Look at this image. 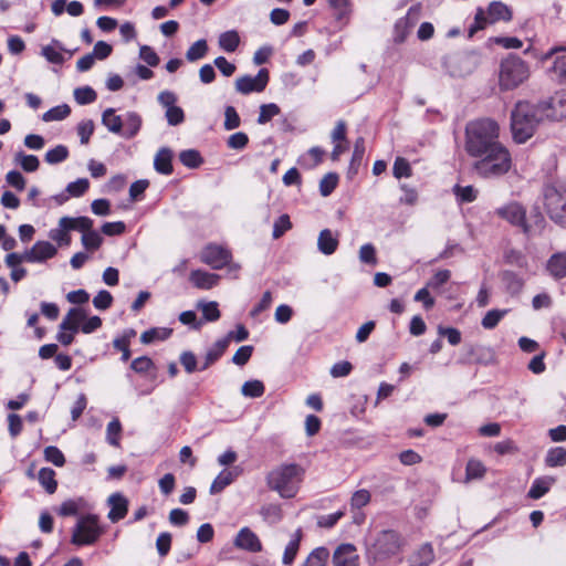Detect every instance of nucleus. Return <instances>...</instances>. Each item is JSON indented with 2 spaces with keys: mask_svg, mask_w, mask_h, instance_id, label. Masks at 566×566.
Masks as SVG:
<instances>
[{
  "mask_svg": "<svg viewBox=\"0 0 566 566\" xmlns=\"http://www.w3.org/2000/svg\"><path fill=\"white\" fill-rule=\"evenodd\" d=\"M500 140V125L490 117L469 120L464 128V150L469 157L480 155Z\"/></svg>",
  "mask_w": 566,
  "mask_h": 566,
  "instance_id": "f257e3e1",
  "label": "nucleus"
},
{
  "mask_svg": "<svg viewBox=\"0 0 566 566\" xmlns=\"http://www.w3.org/2000/svg\"><path fill=\"white\" fill-rule=\"evenodd\" d=\"M472 158L473 170L482 178H499L506 175L513 165L509 148L500 140Z\"/></svg>",
  "mask_w": 566,
  "mask_h": 566,
  "instance_id": "f03ea898",
  "label": "nucleus"
},
{
  "mask_svg": "<svg viewBox=\"0 0 566 566\" xmlns=\"http://www.w3.org/2000/svg\"><path fill=\"white\" fill-rule=\"evenodd\" d=\"M545 119L541 104L520 101L511 114L513 139L517 144L526 143L535 134L537 125Z\"/></svg>",
  "mask_w": 566,
  "mask_h": 566,
  "instance_id": "7ed1b4c3",
  "label": "nucleus"
},
{
  "mask_svg": "<svg viewBox=\"0 0 566 566\" xmlns=\"http://www.w3.org/2000/svg\"><path fill=\"white\" fill-rule=\"evenodd\" d=\"M494 213L512 227L521 229L523 234L527 238H531L535 233L541 234L546 226L545 218L538 210L532 213V222H528L526 207L515 200L496 208Z\"/></svg>",
  "mask_w": 566,
  "mask_h": 566,
  "instance_id": "20e7f679",
  "label": "nucleus"
},
{
  "mask_svg": "<svg viewBox=\"0 0 566 566\" xmlns=\"http://www.w3.org/2000/svg\"><path fill=\"white\" fill-rule=\"evenodd\" d=\"M304 474L305 470L300 464H282L269 472L266 484L271 490L279 492L281 496L293 497Z\"/></svg>",
  "mask_w": 566,
  "mask_h": 566,
  "instance_id": "39448f33",
  "label": "nucleus"
},
{
  "mask_svg": "<svg viewBox=\"0 0 566 566\" xmlns=\"http://www.w3.org/2000/svg\"><path fill=\"white\" fill-rule=\"evenodd\" d=\"M543 205L549 219L566 228V186L547 184L543 188Z\"/></svg>",
  "mask_w": 566,
  "mask_h": 566,
  "instance_id": "423d86ee",
  "label": "nucleus"
},
{
  "mask_svg": "<svg viewBox=\"0 0 566 566\" xmlns=\"http://www.w3.org/2000/svg\"><path fill=\"white\" fill-rule=\"evenodd\" d=\"M530 76L528 65L516 55H510L501 62L499 85L502 91H511L520 86Z\"/></svg>",
  "mask_w": 566,
  "mask_h": 566,
  "instance_id": "0eeeda50",
  "label": "nucleus"
},
{
  "mask_svg": "<svg viewBox=\"0 0 566 566\" xmlns=\"http://www.w3.org/2000/svg\"><path fill=\"white\" fill-rule=\"evenodd\" d=\"M105 533L96 514L82 515L72 532L71 543L76 546L94 545Z\"/></svg>",
  "mask_w": 566,
  "mask_h": 566,
  "instance_id": "6e6552de",
  "label": "nucleus"
},
{
  "mask_svg": "<svg viewBox=\"0 0 566 566\" xmlns=\"http://www.w3.org/2000/svg\"><path fill=\"white\" fill-rule=\"evenodd\" d=\"M232 252L228 247L212 242L206 244L199 255L200 261L213 270H222L228 266L231 271H238L240 265L232 263Z\"/></svg>",
  "mask_w": 566,
  "mask_h": 566,
  "instance_id": "1a4fd4ad",
  "label": "nucleus"
},
{
  "mask_svg": "<svg viewBox=\"0 0 566 566\" xmlns=\"http://www.w3.org/2000/svg\"><path fill=\"white\" fill-rule=\"evenodd\" d=\"M401 547L400 535L392 530H386L378 534L370 548L375 560H384L396 555Z\"/></svg>",
  "mask_w": 566,
  "mask_h": 566,
  "instance_id": "9d476101",
  "label": "nucleus"
},
{
  "mask_svg": "<svg viewBox=\"0 0 566 566\" xmlns=\"http://www.w3.org/2000/svg\"><path fill=\"white\" fill-rule=\"evenodd\" d=\"M270 81L268 69H260L255 76L243 75L235 80V90L243 95L263 92Z\"/></svg>",
  "mask_w": 566,
  "mask_h": 566,
  "instance_id": "9b49d317",
  "label": "nucleus"
},
{
  "mask_svg": "<svg viewBox=\"0 0 566 566\" xmlns=\"http://www.w3.org/2000/svg\"><path fill=\"white\" fill-rule=\"evenodd\" d=\"M420 15L418 7H410L405 17L398 19L394 27V42L401 44L406 41L411 32V29L417 23Z\"/></svg>",
  "mask_w": 566,
  "mask_h": 566,
  "instance_id": "f8f14e48",
  "label": "nucleus"
},
{
  "mask_svg": "<svg viewBox=\"0 0 566 566\" xmlns=\"http://www.w3.org/2000/svg\"><path fill=\"white\" fill-rule=\"evenodd\" d=\"M545 119L562 120L566 118V95L556 94L548 101L541 102Z\"/></svg>",
  "mask_w": 566,
  "mask_h": 566,
  "instance_id": "ddd939ff",
  "label": "nucleus"
},
{
  "mask_svg": "<svg viewBox=\"0 0 566 566\" xmlns=\"http://www.w3.org/2000/svg\"><path fill=\"white\" fill-rule=\"evenodd\" d=\"M333 566H359V555L355 545L349 543L340 544L332 557Z\"/></svg>",
  "mask_w": 566,
  "mask_h": 566,
  "instance_id": "4468645a",
  "label": "nucleus"
},
{
  "mask_svg": "<svg viewBox=\"0 0 566 566\" xmlns=\"http://www.w3.org/2000/svg\"><path fill=\"white\" fill-rule=\"evenodd\" d=\"M57 253V249L49 241H38L25 252L27 262H44L52 259Z\"/></svg>",
  "mask_w": 566,
  "mask_h": 566,
  "instance_id": "2eb2a0df",
  "label": "nucleus"
},
{
  "mask_svg": "<svg viewBox=\"0 0 566 566\" xmlns=\"http://www.w3.org/2000/svg\"><path fill=\"white\" fill-rule=\"evenodd\" d=\"M234 546L250 553H259L262 551L260 538L247 526L238 532L234 538Z\"/></svg>",
  "mask_w": 566,
  "mask_h": 566,
  "instance_id": "dca6fc26",
  "label": "nucleus"
},
{
  "mask_svg": "<svg viewBox=\"0 0 566 566\" xmlns=\"http://www.w3.org/2000/svg\"><path fill=\"white\" fill-rule=\"evenodd\" d=\"M107 504L109 506L107 517L112 523H117L126 517L128 500L122 493L116 492L111 494L107 499Z\"/></svg>",
  "mask_w": 566,
  "mask_h": 566,
  "instance_id": "f3484780",
  "label": "nucleus"
},
{
  "mask_svg": "<svg viewBox=\"0 0 566 566\" xmlns=\"http://www.w3.org/2000/svg\"><path fill=\"white\" fill-rule=\"evenodd\" d=\"M220 280V275L203 270H192L189 274L190 283L199 290H211Z\"/></svg>",
  "mask_w": 566,
  "mask_h": 566,
  "instance_id": "a211bd4d",
  "label": "nucleus"
},
{
  "mask_svg": "<svg viewBox=\"0 0 566 566\" xmlns=\"http://www.w3.org/2000/svg\"><path fill=\"white\" fill-rule=\"evenodd\" d=\"M86 318V312L81 307H72L69 310L60 324V329L77 333L82 323Z\"/></svg>",
  "mask_w": 566,
  "mask_h": 566,
  "instance_id": "6ab92c4d",
  "label": "nucleus"
},
{
  "mask_svg": "<svg viewBox=\"0 0 566 566\" xmlns=\"http://www.w3.org/2000/svg\"><path fill=\"white\" fill-rule=\"evenodd\" d=\"M229 347V338H221L217 340L206 353L205 361L199 367V370H206L216 364Z\"/></svg>",
  "mask_w": 566,
  "mask_h": 566,
  "instance_id": "aec40b11",
  "label": "nucleus"
},
{
  "mask_svg": "<svg viewBox=\"0 0 566 566\" xmlns=\"http://www.w3.org/2000/svg\"><path fill=\"white\" fill-rule=\"evenodd\" d=\"M155 170L161 175L169 176L174 172L172 151L169 148H160L154 159Z\"/></svg>",
  "mask_w": 566,
  "mask_h": 566,
  "instance_id": "412c9836",
  "label": "nucleus"
},
{
  "mask_svg": "<svg viewBox=\"0 0 566 566\" xmlns=\"http://www.w3.org/2000/svg\"><path fill=\"white\" fill-rule=\"evenodd\" d=\"M302 538H303V531L300 527L294 532L291 541L285 546L283 556H282L283 565L291 566L294 563V560L297 556V553L300 551V547H301Z\"/></svg>",
  "mask_w": 566,
  "mask_h": 566,
  "instance_id": "4be33fe9",
  "label": "nucleus"
},
{
  "mask_svg": "<svg viewBox=\"0 0 566 566\" xmlns=\"http://www.w3.org/2000/svg\"><path fill=\"white\" fill-rule=\"evenodd\" d=\"M490 17V23H496L499 21L509 22L513 18L512 10L501 1H492L486 10Z\"/></svg>",
  "mask_w": 566,
  "mask_h": 566,
  "instance_id": "5701e85b",
  "label": "nucleus"
},
{
  "mask_svg": "<svg viewBox=\"0 0 566 566\" xmlns=\"http://www.w3.org/2000/svg\"><path fill=\"white\" fill-rule=\"evenodd\" d=\"M93 220L88 217H62L59 220V226L63 227L64 229H69L70 231H80L85 233L87 230H91L93 228Z\"/></svg>",
  "mask_w": 566,
  "mask_h": 566,
  "instance_id": "b1692460",
  "label": "nucleus"
},
{
  "mask_svg": "<svg viewBox=\"0 0 566 566\" xmlns=\"http://www.w3.org/2000/svg\"><path fill=\"white\" fill-rule=\"evenodd\" d=\"M547 271L556 279L566 277V252L554 253L547 261Z\"/></svg>",
  "mask_w": 566,
  "mask_h": 566,
  "instance_id": "393cba45",
  "label": "nucleus"
},
{
  "mask_svg": "<svg viewBox=\"0 0 566 566\" xmlns=\"http://www.w3.org/2000/svg\"><path fill=\"white\" fill-rule=\"evenodd\" d=\"M87 507V501L84 497L69 499L60 505L57 514L62 517L76 516Z\"/></svg>",
  "mask_w": 566,
  "mask_h": 566,
  "instance_id": "a878e982",
  "label": "nucleus"
},
{
  "mask_svg": "<svg viewBox=\"0 0 566 566\" xmlns=\"http://www.w3.org/2000/svg\"><path fill=\"white\" fill-rule=\"evenodd\" d=\"M434 559L433 547L430 543L421 545L410 557L409 566H429Z\"/></svg>",
  "mask_w": 566,
  "mask_h": 566,
  "instance_id": "bb28decb",
  "label": "nucleus"
},
{
  "mask_svg": "<svg viewBox=\"0 0 566 566\" xmlns=\"http://www.w3.org/2000/svg\"><path fill=\"white\" fill-rule=\"evenodd\" d=\"M317 245L323 254L331 255L338 248V239L333 235L329 229H324L319 232Z\"/></svg>",
  "mask_w": 566,
  "mask_h": 566,
  "instance_id": "cd10ccee",
  "label": "nucleus"
},
{
  "mask_svg": "<svg viewBox=\"0 0 566 566\" xmlns=\"http://www.w3.org/2000/svg\"><path fill=\"white\" fill-rule=\"evenodd\" d=\"M501 280L511 295H518L524 287V280L513 271H504Z\"/></svg>",
  "mask_w": 566,
  "mask_h": 566,
  "instance_id": "c85d7f7f",
  "label": "nucleus"
},
{
  "mask_svg": "<svg viewBox=\"0 0 566 566\" xmlns=\"http://www.w3.org/2000/svg\"><path fill=\"white\" fill-rule=\"evenodd\" d=\"M102 123L109 132L122 136L124 120L119 115L115 114L114 108H107L103 112Z\"/></svg>",
  "mask_w": 566,
  "mask_h": 566,
  "instance_id": "c756f323",
  "label": "nucleus"
},
{
  "mask_svg": "<svg viewBox=\"0 0 566 566\" xmlns=\"http://www.w3.org/2000/svg\"><path fill=\"white\" fill-rule=\"evenodd\" d=\"M140 127L142 117L135 112H129L124 120L122 136L126 139H130L138 134Z\"/></svg>",
  "mask_w": 566,
  "mask_h": 566,
  "instance_id": "7c9ffc66",
  "label": "nucleus"
},
{
  "mask_svg": "<svg viewBox=\"0 0 566 566\" xmlns=\"http://www.w3.org/2000/svg\"><path fill=\"white\" fill-rule=\"evenodd\" d=\"M555 482L553 478H537L533 481L527 496L533 500H538L543 497L551 489V485Z\"/></svg>",
  "mask_w": 566,
  "mask_h": 566,
  "instance_id": "2f4dec72",
  "label": "nucleus"
},
{
  "mask_svg": "<svg viewBox=\"0 0 566 566\" xmlns=\"http://www.w3.org/2000/svg\"><path fill=\"white\" fill-rule=\"evenodd\" d=\"M55 475V471L51 468H42L38 473L39 483L49 494L55 493L57 489Z\"/></svg>",
  "mask_w": 566,
  "mask_h": 566,
  "instance_id": "473e14b6",
  "label": "nucleus"
},
{
  "mask_svg": "<svg viewBox=\"0 0 566 566\" xmlns=\"http://www.w3.org/2000/svg\"><path fill=\"white\" fill-rule=\"evenodd\" d=\"M172 334V329L168 327H153L142 333L140 342L150 344L155 340H166Z\"/></svg>",
  "mask_w": 566,
  "mask_h": 566,
  "instance_id": "72a5a7b5",
  "label": "nucleus"
},
{
  "mask_svg": "<svg viewBox=\"0 0 566 566\" xmlns=\"http://www.w3.org/2000/svg\"><path fill=\"white\" fill-rule=\"evenodd\" d=\"M136 335V332L134 329H129L124 333L123 336L117 337L113 340V346L115 349L122 352V361H127L130 358V338Z\"/></svg>",
  "mask_w": 566,
  "mask_h": 566,
  "instance_id": "f704fd0d",
  "label": "nucleus"
},
{
  "mask_svg": "<svg viewBox=\"0 0 566 566\" xmlns=\"http://www.w3.org/2000/svg\"><path fill=\"white\" fill-rule=\"evenodd\" d=\"M328 558L329 551L324 546H319L308 554L302 566H325Z\"/></svg>",
  "mask_w": 566,
  "mask_h": 566,
  "instance_id": "c9c22d12",
  "label": "nucleus"
},
{
  "mask_svg": "<svg viewBox=\"0 0 566 566\" xmlns=\"http://www.w3.org/2000/svg\"><path fill=\"white\" fill-rule=\"evenodd\" d=\"M545 464L548 468L566 465V449L563 447L551 448L546 453Z\"/></svg>",
  "mask_w": 566,
  "mask_h": 566,
  "instance_id": "e433bc0d",
  "label": "nucleus"
},
{
  "mask_svg": "<svg viewBox=\"0 0 566 566\" xmlns=\"http://www.w3.org/2000/svg\"><path fill=\"white\" fill-rule=\"evenodd\" d=\"M490 23V17L486 11L482 8H478L474 15V21L468 29V36L473 38L474 34L481 30H484Z\"/></svg>",
  "mask_w": 566,
  "mask_h": 566,
  "instance_id": "4c0bfd02",
  "label": "nucleus"
},
{
  "mask_svg": "<svg viewBox=\"0 0 566 566\" xmlns=\"http://www.w3.org/2000/svg\"><path fill=\"white\" fill-rule=\"evenodd\" d=\"M240 44L239 33L234 30L227 31L220 34L219 45L226 52H234Z\"/></svg>",
  "mask_w": 566,
  "mask_h": 566,
  "instance_id": "58836bf2",
  "label": "nucleus"
},
{
  "mask_svg": "<svg viewBox=\"0 0 566 566\" xmlns=\"http://www.w3.org/2000/svg\"><path fill=\"white\" fill-rule=\"evenodd\" d=\"M486 473L485 465L476 459H470L465 467V480L482 479Z\"/></svg>",
  "mask_w": 566,
  "mask_h": 566,
  "instance_id": "ea45409f",
  "label": "nucleus"
},
{
  "mask_svg": "<svg viewBox=\"0 0 566 566\" xmlns=\"http://www.w3.org/2000/svg\"><path fill=\"white\" fill-rule=\"evenodd\" d=\"M69 149L64 145H57L45 153L44 160L50 165L63 163L69 158Z\"/></svg>",
  "mask_w": 566,
  "mask_h": 566,
  "instance_id": "a19ab883",
  "label": "nucleus"
},
{
  "mask_svg": "<svg viewBox=\"0 0 566 566\" xmlns=\"http://www.w3.org/2000/svg\"><path fill=\"white\" fill-rule=\"evenodd\" d=\"M453 192L461 203L473 202L478 198V190L473 186L455 185Z\"/></svg>",
  "mask_w": 566,
  "mask_h": 566,
  "instance_id": "79ce46f5",
  "label": "nucleus"
},
{
  "mask_svg": "<svg viewBox=\"0 0 566 566\" xmlns=\"http://www.w3.org/2000/svg\"><path fill=\"white\" fill-rule=\"evenodd\" d=\"M265 387L261 380H248L242 385L241 392L245 397L259 398L264 395Z\"/></svg>",
  "mask_w": 566,
  "mask_h": 566,
  "instance_id": "37998d69",
  "label": "nucleus"
},
{
  "mask_svg": "<svg viewBox=\"0 0 566 566\" xmlns=\"http://www.w3.org/2000/svg\"><path fill=\"white\" fill-rule=\"evenodd\" d=\"M122 430V423L118 418H114L108 422L106 428V440L111 446L119 447Z\"/></svg>",
  "mask_w": 566,
  "mask_h": 566,
  "instance_id": "c03bdc74",
  "label": "nucleus"
},
{
  "mask_svg": "<svg viewBox=\"0 0 566 566\" xmlns=\"http://www.w3.org/2000/svg\"><path fill=\"white\" fill-rule=\"evenodd\" d=\"M179 160L188 168H198L203 163L200 153L196 149L182 150L179 154Z\"/></svg>",
  "mask_w": 566,
  "mask_h": 566,
  "instance_id": "a18cd8bd",
  "label": "nucleus"
},
{
  "mask_svg": "<svg viewBox=\"0 0 566 566\" xmlns=\"http://www.w3.org/2000/svg\"><path fill=\"white\" fill-rule=\"evenodd\" d=\"M233 482V474L230 471L220 472L210 485V493L218 494Z\"/></svg>",
  "mask_w": 566,
  "mask_h": 566,
  "instance_id": "49530a36",
  "label": "nucleus"
},
{
  "mask_svg": "<svg viewBox=\"0 0 566 566\" xmlns=\"http://www.w3.org/2000/svg\"><path fill=\"white\" fill-rule=\"evenodd\" d=\"M208 52L207 41L201 39L196 41L186 52V59L189 62L198 61L206 56Z\"/></svg>",
  "mask_w": 566,
  "mask_h": 566,
  "instance_id": "de8ad7c7",
  "label": "nucleus"
},
{
  "mask_svg": "<svg viewBox=\"0 0 566 566\" xmlns=\"http://www.w3.org/2000/svg\"><path fill=\"white\" fill-rule=\"evenodd\" d=\"M392 175L397 179L409 178L412 176L410 163L403 157H397L392 166Z\"/></svg>",
  "mask_w": 566,
  "mask_h": 566,
  "instance_id": "09e8293b",
  "label": "nucleus"
},
{
  "mask_svg": "<svg viewBox=\"0 0 566 566\" xmlns=\"http://www.w3.org/2000/svg\"><path fill=\"white\" fill-rule=\"evenodd\" d=\"M102 243L103 238L99 235L97 231L93 230V228H91V230H87L85 233L82 234V244L88 251H95L99 249Z\"/></svg>",
  "mask_w": 566,
  "mask_h": 566,
  "instance_id": "8fccbe9b",
  "label": "nucleus"
},
{
  "mask_svg": "<svg viewBox=\"0 0 566 566\" xmlns=\"http://www.w3.org/2000/svg\"><path fill=\"white\" fill-rule=\"evenodd\" d=\"M74 98L77 104L87 105L96 101L97 94L91 86H83L75 88Z\"/></svg>",
  "mask_w": 566,
  "mask_h": 566,
  "instance_id": "3c124183",
  "label": "nucleus"
},
{
  "mask_svg": "<svg viewBox=\"0 0 566 566\" xmlns=\"http://www.w3.org/2000/svg\"><path fill=\"white\" fill-rule=\"evenodd\" d=\"M509 310H491L482 318V326L485 329H493L500 321L507 314Z\"/></svg>",
  "mask_w": 566,
  "mask_h": 566,
  "instance_id": "603ef678",
  "label": "nucleus"
},
{
  "mask_svg": "<svg viewBox=\"0 0 566 566\" xmlns=\"http://www.w3.org/2000/svg\"><path fill=\"white\" fill-rule=\"evenodd\" d=\"M281 113V108L275 103L262 104L258 116V123L264 125L269 123L274 116Z\"/></svg>",
  "mask_w": 566,
  "mask_h": 566,
  "instance_id": "864d4df0",
  "label": "nucleus"
},
{
  "mask_svg": "<svg viewBox=\"0 0 566 566\" xmlns=\"http://www.w3.org/2000/svg\"><path fill=\"white\" fill-rule=\"evenodd\" d=\"M338 185V175L336 172L326 174L319 181V192L322 196H329Z\"/></svg>",
  "mask_w": 566,
  "mask_h": 566,
  "instance_id": "5fc2aeb1",
  "label": "nucleus"
},
{
  "mask_svg": "<svg viewBox=\"0 0 566 566\" xmlns=\"http://www.w3.org/2000/svg\"><path fill=\"white\" fill-rule=\"evenodd\" d=\"M15 157L24 171L33 172L39 169L40 161L36 156L19 151Z\"/></svg>",
  "mask_w": 566,
  "mask_h": 566,
  "instance_id": "6e6d98bb",
  "label": "nucleus"
},
{
  "mask_svg": "<svg viewBox=\"0 0 566 566\" xmlns=\"http://www.w3.org/2000/svg\"><path fill=\"white\" fill-rule=\"evenodd\" d=\"M71 113V108L69 105L63 104L55 107L50 108L48 112L43 114V120L52 122V120H62L66 118Z\"/></svg>",
  "mask_w": 566,
  "mask_h": 566,
  "instance_id": "4d7b16f0",
  "label": "nucleus"
},
{
  "mask_svg": "<svg viewBox=\"0 0 566 566\" xmlns=\"http://www.w3.org/2000/svg\"><path fill=\"white\" fill-rule=\"evenodd\" d=\"M328 3L338 21L347 18L350 13V0H328Z\"/></svg>",
  "mask_w": 566,
  "mask_h": 566,
  "instance_id": "13d9d810",
  "label": "nucleus"
},
{
  "mask_svg": "<svg viewBox=\"0 0 566 566\" xmlns=\"http://www.w3.org/2000/svg\"><path fill=\"white\" fill-rule=\"evenodd\" d=\"M241 125V118L233 106H226L224 108V129L233 130Z\"/></svg>",
  "mask_w": 566,
  "mask_h": 566,
  "instance_id": "bf43d9fd",
  "label": "nucleus"
},
{
  "mask_svg": "<svg viewBox=\"0 0 566 566\" xmlns=\"http://www.w3.org/2000/svg\"><path fill=\"white\" fill-rule=\"evenodd\" d=\"M44 459L55 467H63L65 464L63 452L55 446H49L44 449Z\"/></svg>",
  "mask_w": 566,
  "mask_h": 566,
  "instance_id": "052dcab7",
  "label": "nucleus"
},
{
  "mask_svg": "<svg viewBox=\"0 0 566 566\" xmlns=\"http://www.w3.org/2000/svg\"><path fill=\"white\" fill-rule=\"evenodd\" d=\"M290 229H292L290 216L286 213L280 216L273 226V239H280Z\"/></svg>",
  "mask_w": 566,
  "mask_h": 566,
  "instance_id": "680f3d73",
  "label": "nucleus"
},
{
  "mask_svg": "<svg viewBox=\"0 0 566 566\" xmlns=\"http://www.w3.org/2000/svg\"><path fill=\"white\" fill-rule=\"evenodd\" d=\"M371 495L370 492L366 489H360L350 497V506L353 510H359L366 506L370 502Z\"/></svg>",
  "mask_w": 566,
  "mask_h": 566,
  "instance_id": "e2e57ef3",
  "label": "nucleus"
},
{
  "mask_svg": "<svg viewBox=\"0 0 566 566\" xmlns=\"http://www.w3.org/2000/svg\"><path fill=\"white\" fill-rule=\"evenodd\" d=\"M94 122L92 119L82 120L77 125V135L80 136L81 144L86 145L90 143L94 134Z\"/></svg>",
  "mask_w": 566,
  "mask_h": 566,
  "instance_id": "0e129e2a",
  "label": "nucleus"
},
{
  "mask_svg": "<svg viewBox=\"0 0 566 566\" xmlns=\"http://www.w3.org/2000/svg\"><path fill=\"white\" fill-rule=\"evenodd\" d=\"M90 188V181L86 178H80L67 185L66 191L72 197H82Z\"/></svg>",
  "mask_w": 566,
  "mask_h": 566,
  "instance_id": "69168bd1",
  "label": "nucleus"
},
{
  "mask_svg": "<svg viewBox=\"0 0 566 566\" xmlns=\"http://www.w3.org/2000/svg\"><path fill=\"white\" fill-rule=\"evenodd\" d=\"M359 260L369 265L377 264L376 249L371 243L363 244L359 249Z\"/></svg>",
  "mask_w": 566,
  "mask_h": 566,
  "instance_id": "338daca9",
  "label": "nucleus"
},
{
  "mask_svg": "<svg viewBox=\"0 0 566 566\" xmlns=\"http://www.w3.org/2000/svg\"><path fill=\"white\" fill-rule=\"evenodd\" d=\"M253 346L252 345H244L238 348V350L234 353L232 357V363L238 366H244L251 358L253 354Z\"/></svg>",
  "mask_w": 566,
  "mask_h": 566,
  "instance_id": "774afa93",
  "label": "nucleus"
}]
</instances>
